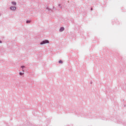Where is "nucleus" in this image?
<instances>
[{
  "label": "nucleus",
  "mask_w": 126,
  "mask_h": 126,
  "mask_svg": "<svg viewBox=\"0 0 126 126\" xmlns=\"http://www.w3.org/2000/svg\"><path fill=\"white\" fill-rule=\"evenodd\" d=\"M49 43V40H45L44 41H43L41 43H40V45H44V44H48Z\"/></svg>",
  "instance_id": "1"
},
{
  "label": "nucleus",
  "mask_w": 126,
  "mask_h": 126,
  "mask_svg": "<svg viewBox=\"0 0 126 126\" xmlns=\"http://www.w3.org/2000/svg\"><path fill=\"white\" fill-rule=\"evenodd\" d=\"M10 9H11V10H15V9H16V7L11 6L10 7Z\"/></svg>",
  "instance_id": "2"
},
{
  "label": "nucleus",
  "mask_w": 126,
  "mask_h": 126,
  "mask_svg": "<svg viewBox=\"0 0 126 126\" xmlns=\"http://www.w3.org/2000/svg\"><path fill=\"white\" fill-rule=\"evenodd\" d=\"M63 30H64V28L62 27V28H61V29L60 30V32H63Z\"/></svg>",
  "instance_id": "3"
},
{
  "label": "nucleus",
  "mask_w": 126,
  "mask_h": 126,
  "mask_svg": "<svg viewBox=\"0 0 126 126\" xmlns=\"http://www.w3.org/2000/svg\"><path fill=\"white\" fill-rule=\"evenodd\" d=\"M12 4H13V5H16V2H12Z\"/></svg>",
  "instance_id": "4"
},
{
  "label": "nucleus",
  "mask_w": 126,
  "mask_h": 126,
  "mask_svg": "<svg viewBox=\"0 0 126 126\" xmlns=\"http://www.w3.org/2000/svg\"><path fill=\"white\" fill-rule=\"evenodd\" d=\"M19 74L20 75H23V74H24V73L20 72Z\"/></svg>",
  "instance_id": "5"
},
{
  "label": "nucleus",
  "mask_w": 126,
  "mask_h": 126,
  "mask_svg": "<svg viewBox=\"0 0 126 126\" xmlns=\"http://www.w3.org/2000/svg\"><path fill=\"white\" fill-rule=\"evenodd\" d=\"M59 63H63V61L62 60L59 61Z\"/></svg>",
  "instance_id": "6"
},
{
  "label": "nucleus",
  "mask_w": 126,
  "mask_h": 126,
  "mask_svg": "<svg viewBox=\"0 0 126 126\" xmlns=\"http://www.w3.org/2000/svg\"><path fill=\"white\" fill-rule=\"evenodd\" d=\"M27 23H30V21H27Z\"/></svg>",
  "instance_id": "7"
},
{
  "label": "nucleus",
  "mask_w": 126,
  "mask_h": 126,
  "mask_svg": "<svg viewBox=\"0 0 126 126\" xmlns=\"http://www.w3.org/2000/svg\"><path fill=\"white\" fill-rule=\"evenodd\" d=\"M21 67H22V68H24L25 67L24 66H22Z\"/></svg>",
  "instance_id": "8"
},
{
  "label": "nucleus",
  "mask_w": 126,
  "mask_h": 126,
  "mask_svg": "<svg viewBox=\"0 0 126 126\" xmlns=\"http://www.w3.org/2000/svg\"><path fill=\"white\" fill-rule=\"evenodd\" d=\"M0 43H1V41H0Z\"/></svg>",
  "instance_id": "9"
},
{
  "label": "nucleus",
  "mask_w": 126,
  "mask_h": 126,
  "mask_svg": "<svg viewBox=\"0 0 126 126\" xmlns=\"http://www.w3.org/2000/svg\"><path fill=\"white\" fill-rule=\"evenodd\" d=\"M23 71H24V70H23Z\"/></svg>",
  "instance_id": "10"
}]
</instances>
